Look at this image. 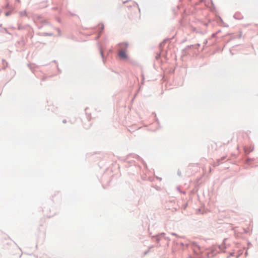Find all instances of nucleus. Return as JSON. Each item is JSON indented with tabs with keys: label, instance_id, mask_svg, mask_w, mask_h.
<instances>
[{
	"label": "nucleus",
	"instance_id": "7ed1b4c3",
	"mask_svg": "<svg viewBox=\"0 0 258 258\" xmlns=\"http://www.w3.org/2000/svg\"><path fill=\"white\" fill-rule=\"evenodd\" d=\"M99 28L102 30L104 29V25L102 24H100L98 25Z\"/></svg>",
	"mask_w": 258,
	"mask_h": 258
},
{
	"label": "nucleus",
	"instance_id": "f03ea898",
	"mask_svg": "<svg viewBox=\"0 0 258 258\" xmlns=\"http://www.w3.org/2000/svg\"><path fill=\"white\" fill-rule=\"evenodd\" d=\"M119 50H123L126 51L127 48L128 47V44L126 42H122L119 43Z\"/></svg>",
	"mask_w": 258,
	"mask_h": 258
},
{
	"label": "nucleus",
	"instance_id": "20e7f679",
	"mask_svg": "<svg viewBox=\"0 0 258 258\" xmlns=\"http://www.w3.org/2000/svg\"><path fill=\"white\" fill-rule=\"evenodd\" d=\"M10 14V13H9V12H7V13H6V15L7 16H9Z\"/></svg>",
	"mask_w": 258,
	"mask_h": 258
},
{
	"label": "nucleus",
	"instance_id": "f257e3e1",
	"mask_svg": "<svg viewBox=\"0 0 258 258\" xmlns=\"http://www.w3.org/2000/svg\"><path fill=\"white\" fill-rule=\"evenodd\" d=\"M118 56L122 59H126L127 58V55L126 51L123 50H118Z\"/></svg>",
	"mask_w": 258,
	"mask_h": 258
}]
</instances>
